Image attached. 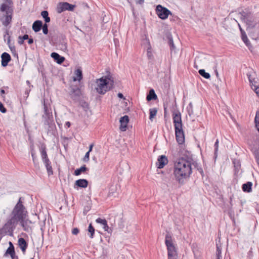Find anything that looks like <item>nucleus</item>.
<instances>
[{
    "label": "nucleus",
    "instance_id": "f257e3e1",
    "mask_svg": "<svg viewBox=\"0 0 259 259\" xmlns=\"http://www.w3.org/2000/svg\"><path fill=\"white\" fill-rule=\"evenodd\" d=\"M26 213L27 211L25 206L22 204L21 197H20L10 214V218L3 227L5 232L11 235L19 222L22 221L23 219H25Z\"/></svg>",
    "mask_w": 259,
    "mask_h": 259
},
{
    "label": "nucleus",
    "instance_id": "f03ea898",
    "mask_svg": "<svg viewBox=\"0 0 259 259\" xmlns=\"http://www.w3.org/2000/svg\"><path fill=\"white\" fill-rule=\"evenodd\" d=\"M192 173V168L190 161L182 158L174 162L173 175L179 184L183 185Z\"/></svg>",
    "mask_w": 259,
    "mask_h": 259
},
{
    "label": "nucleus",
    "instance_id": "7ed1b4c3",
    "mask_svg": "<svg viewBox=\"0 0 259 259\" xmlns=\"http://www.w3.org/2000/svg\"><path fill=\"white\" fill-rule=\"evenodd\" d=\"M96 92L101 95H104L107 92L111 90L114 86V79L110 74L105 77L97 79L95 81Z\"/></svg>",
    "mask_w": 259,
    "mask_h": 259
},
{
    "label": "nucleus",
    "instance_id": "20e7f679",
    "mask_svg": "<svg viewBox=\"0 0 259 259\" xmlns=\"http://www.w3.org/2000/svg\"><path fill=\"white\" fill-rule=\"evenodd\" d=\"M240 18L246 24V30L248 32L249 35L253 39L256 40L259 38V33L256 35L252 30L253 28H255L257 25V22L253 16L250 13H246L242 12L239 13Z\"/></svg>",
    "mask_w": 259,
    "mask_h": 259
},
{
    "label": "nucleus",
    "instance_id": "39448f33",
    "mask_svg": "<svg viewBox=\"0 0 259 259\" xmlns=\"http://www.w3.org/2000/svg\"><path fill=\"white\" fill-rule=\"evenodd\" d=\"M12 9L6 4H3L0 7V21L3 25L7 27L12 21Z\"/></svg>",
    "mask_w": 259,
    "mask_h": 259
},
{
    "label": "nucleus",
    "instance_id": "423d86ee",
    "mask_svg": "<svg viewBox=\"0 0 259 259\" xmlns=\"http://www.w3.org/2000/svg\"><path fill=\"white\" fill-rule=\"evenodd\" d=\"M44 114L42 115V118L44 124L47 126L48 132L53 133L56 129L52 112L51 109H49L48 106L44 103Z\"/></svg>",
    "mask_w": 259,
    "mask_h": 259
},
{
    "label": "nucleus",
    "instance_id": "0eeeda50",
    "mask_svg": "<svg viewBox=\"0 0 259 259\" xmlns=\"http://www.w3.org/2000/svg\"><path fill=\"white\" fill-rule=\"evenodd\" d=\"M165 243L167 249L168 259H178L176 247L172 241V237L169 233L165 235Z\"/></svg>",
    "mask_w": 259,
    "mask_h": 259
},
{
    "label": "nucleus",
    "instance_id": "6e6552de",
    "mask_svg": "<svg viewBox=\"0 0 259 259\" xmlns=\"http://www.w3.org/2000/svg\"><path fill=\"white\" fill-rule=\"evenodd\" d=\"M41 155L42 162L45 164L48 175L49 176L53 175V171L51 165V162L48 157L45 148L41 149Z\"/></svg>",
    "mask_w": 259,
    "mask_h": 259
},
{
    "label": "nucleus",
    "instance_id": "1a4fd4ad",
    "mask_svg": "<svg viewBox=\"0 0 259 259\" xmlns=\"http://www.w3.org/2000/svg\"><path fill=\"white\" fill-rule=\"evenodd\" d=\"M76 6L70 4L67 2H62L58 4L57 7V12L61 13L65 11H73Z\"/></svg>",
    "mask_w": 259,
    "mask_h": 259
},
{
    "label": "nucleus",
    "instance_id": "9d476101",
    "mask_svg": "<svg viewBox=\"0 0 259 259\" xmlns=\"http://www.w3.org/2000/svg\"><path fill=\"white\" fill-rule=\"evenodd\" d=\"M156 14L161 19H166L168 15L171 14L170 11L166 8L163 7L160 5L157 6L156 8Z\"/></svg>",
    "mask_w": 259,
    "mask_h": 259
},
{
    "label": "nucleus",
    "instance_id": "9b49d317",
    "mask_svg": "<svg viewBox=\"0 0 259 259\" xmlns=\"http://www.w3.org/2000/svg\"><path fill=\"white\" fill-rule=\"evenodd\" d=\"M175 134L177 141L179 144H182L185 142V136L182 127L175 128Z\"/></svg>",
    "mask_w": 259,
    "mask_h": 259
},
{
    "label": "nucleus",
    "instance_id": "f8f14e48",
    "mask_svg": "<svg viewBox=\"0 0 259 259\" xmlns=\"http://www.w3.org/2000/svg\"><path fill=\"white\" fill-rule=\"evenodd\" d=\"M172 118L175 128L182 127L181 114L180 112H174L172 114Z\"/></svg>",
    "mask_w": 259,
    "mask_h": 259
},
{
    "label": "nucleus",
    "instance_id": "ddd939ff",
    "mask_svg": "<svg viewBox=\"0 0 259 259\" xmlns=\"http://www.w3.org/2000/svg\"><path fill=\"white\" fill-rule=\"evenodd\" d=\"M247 76L248 77V78L249 79V81L250 83V85L252 89L253 88L255 87V86H258L259 85L258 83V79L255 78V73L253 71L248 72L247 74Z\"/></svg>",
    "mask_w": 259,
    "mask_h": 259
},
{
    "label": "nucleus",
    "instance_id": "4468645a",
    "mask_svg": "<svg viewBox=\"0 0 259 259\" xmlns=\"http://www.w3.org/2000/svg\"><path fill=\"white\" fill-rule=\"evenodd\" d=\"M57 48L64 52L68 51L67 40L65 36H62L61 38L56 45Z\"/></svg>",
    "mask_w": 259,
    "mask_h": 259
},
{
    "label": "nucleus",
    "instance_id": "2eb2a0df",
    "mask_svg": "<svg viewBox=\"0 0 259 259\" xmlns=\"http://www.w3.org/2000/svg\"><path fill=\"white\" fill-rule=\"evenodd\" d=\"M168 163V159L165 155L159 156L156 165L158 168H162Z\"/></svg>",
    "mask_w": 259,
    "mask_h": 259
},
{
    "label": "nucleus",
    "instance_id": "dca6fc26",
    "mask_svg": "<svg viewBox=\"0 0 259 259\" xmlns=\"http://www.w3.org/2000/svg\"><path fill=\"white\" fill-rule=\"evenodd\" d=\"M129 121L128 116L124 115L120 118L119 122L120 123V130L121 131H125L126 130L127 124Z\"/></svg>",
    "mask_w": 259,
    "mask_h": 259
},
{
    "label": "nucleus",
    "instance_id": "f3484780",
    "mask_svg": "<svg viewBox=\"0 0 259 259\" xmlns=\"http://www.w3.org/2000/svg\"><path fill=\"white\" fill-rule=\"evenodd\" d=\"M1 58V64L3 67H6L11 59V56L6 52H4L2 54Z\"/></svg>",
    "mask_w": 259,
    "mask_h": 259
},
{
    "label": "nucleus",
    "instance_id": "a211bd4d",
    "mask_svg": "<svg viewBox=\"0 0 259 259\" xmlns=\"http://www.w3.org/2000/svg\"><path fill=\"white\" fill-rule=\"evenodd\" d=\"M88 181L85 179H79L75 182L74 188L77 189L78 187L85 188L88 187Z\"/></svg>",
    "mask_w": 259,
    "mask_h": 259
},
{
    "label": "nucleus",
    "instance_id": "6ab92c4d",
    "mask_svg": "<svg viewBox=\"0 0 259 259\" xmlns=\"http://www.w3.org/2000/svg\"><path fill=\"white\" fill-rule=\"evenodd\" d=\"M51 56L56 61L58 64L62 63L65 60L64 57L61 56L58 53L53 52L51 54Z\"/></svg>",
    "mask_w": 259,
    "mask_h": 259
},
{
    "label": "nucleus",
    "instance_id": "aec40b11",
    "mask_svg": "<svg viewBox=\"0 0 259 259\" xmlns=\"http://www.w3.org/2000/svg\"><path fill=\"white\" fill-rule=\"evenodd\" d=\"M75 76L73 77L74 81H80L82 79V72L81 68H77L74 72Z\"/></svg>",
    "mask_w": 259,
    "mask_h": 259
},
{
    "label": "nucleus",
    "instance_id": "412c9836",
    "mask_svg": "<svg viewBox=\"0 0 259 259\" xmlns=\"http://www.w3.org/2000/svg\"><path fill=\"white\" fill-rule=\"evenodd\" d=\"M42 27V22L40 20H36L32 24V29L35 32H37L40 30L41 27Z\"/></svg>",
    "mask_w": 259,
    "mask_h": 259
},
{
    "label": "nucleus",
    "instance_id": "4be33fe9",
    "mask_svg": "<svg viewBox=\"0 0 259 259\" xmlns=\"http://www.w3.org/2000/svg\"><path fill=\"white\" fill-rule=\"evenodd\" d=\"M18 245L22 251L24 253L27 247V243L25 240L23 238H20L18 239Z\"/></svg>",
    "mask_w": 259,
    "mask_h": 259
},
{
    "label": "nucleus",
    "instance_id": "5701e85b",
    "mask_svg": "<svg viewBox=\"0 0 259 259\" xmlns=\"http://www.w3.org/2000/svg\"><path fill=\"white\" fill-rule=\"evenodd\" d=\"M166 37L168 39V43L170 47L171 53H172L173 52H176V47L174 45L171 35L170 34H168L167 35Z\"/></svg>",
    "mask_w": 259,
    "mask_h": 259
},
{
    "label": "nucleus",
    "instance_id": "b1692460",
    "mask_svg": "<svg viewBox=\"0 0 259 259\" xmlns=\"http://www.w3.org/2000/svg\"><path fill=\"white\" fill-rule=\"evenodd\" d=\"M238 26H239L240 30L241 33V36H242V40L246 45V46L249 47L250 44H249V40L247 38V35H246L245 31L242 29V28L241 27V26L239 24H238Z\"/></svg>",
    "mask_w": 259,
    "mask_h": 259
},
{
    "label": "nucleus",
    "instance_id": "393cba45",
    "mask_svg": "<svg viewBox=\"0 0 259 259\" xmlns=\"http://www.w3.org/2000/svg\"><path fill=\"white\" fill-rule=\"evenodd\" d=\"M157 99V95H156L154 90L151 89L150 90L149 94L147 95L146 99L148 101Z\"/></svg>",
    "mask_w": 259,
    "mask_h": 259
},
{
    "label": "nucleus",
    "instance_id": "a878e982",
    "mask_svg": "<svg viewBox=\"0 0 259 259\" xmlns=\"http://www.w3.org/2000/svg\"><path fill=\"white\" fill-rule=\"evenodd\" d=\"M27 220L23 219L22 221H20L19 222L20 223L21 226L23 229L26 232H29L31 230V228L27 225Z\"/></svg>",
    "mask_w": 259,
    "mask_h": 259
},
{
    "label": "nucleus",
    "instance_id": "bb28decb",
    "mask_svg": "<svg viewBox=\"0 0 259 259\" xmlns=\"http://www.w3.org/2000/svg\"><path fill=\"white\" fill-rule=\"evenodd\" d=\"M252 183L250 182H247L242 185V190L244 192H249L251 190Z\"/></svg>",
    "mask_w": 259,
    "mask_h": 259
},
{
    "label": "nucleus",
    "instance_id": "cd10ccee",
    "mask_svg": "<svg viewBox=\"0 0 259 259\" xmlns=\"http://www.w3.org/2000/svg\"><path fill=\"white\" fill-rule=\"evenodd\" d=\"M71 92L72 94H73V95L71 94L72 98H73V100H75L76 97H79L80 95V90L78 88L72 89Z\"/></svg>",
    "mask_w": 259,
    "mask_h": 259
},
{
    "label": "nucleus",
    "instance_id": "c85d7f7f",
    "mask_svg": "<svg viewBox=\"0 0 259 259\" xmlns=\"http://www.w3.org/2000/svg\"><path fill=\"white\" fill-rule=\"evenodd\" d=\"M41 16L44 18L45 21L46 23L50 22V18L49 17V13L48 11H42L41 13Z\"/></svg>",
    "mask_w": 259,
    "mask_h": 259
},
{
    "label": "nucleus",
    "instance_id": "c756f323",
    "mask_svg": "<svg viewBox=\"0 0 259 259\" xmlns=\"http://www.w3.org/2000/svg\"><path fill=\"white\" fill-rule=\"evenodd\" d=\"M87 170V168L85 165L82 166L80 168H77L74 171V175L75 176H79L81 172H84Z\"/></svg>",
    "mask_w": 259,
    "mask_h": 259
},
{
    "label": "nucleus",
    "instance_id": "7c9ffc66",
    "mask_svg": "<svg viewBox=\"0 0 259 259\" xmlns=\"http://www.w3.org/2000/svg\"><path fill=\"white\" fill-rule=\"evenodd\" d=\"M157 110L156 108H152L150 109L149 119L152 121L153 118L156 116Z\"/></svg>",
    "mask_w": 259,
    "mask_h": 259
},
{
    "label": "nucleus",
    "instance_id": "2f4dec72",
    "mask_svg": "<svg viewBox=\"0 0 259 259\" xmlns=\"http://www.w3.org/2000/svg\"><path fill=\"white\" fill-rule=\"evenodd\" d=\"M198 72L200 75L206 79H208L210 77V74L206 72L204 69H200Z\"/></svg>",
    "mask_w": 259,
    "mask_h": 259
},
{
    "label": "nucleus",
    "instance_id": "473e14b6",
    "mask_svg": "<svg viewBox=\"0 0 259 259\" xmlns=\"http://www.w3.org/2000/svg\"><path fill=\"white\" fill-rule=\"evenodd\" d=\"M6 254H9L10 255L12 259H14V256H15V249L13 248H10L8 247V248L7 249Z\"/></svg>",
    "mask_w": 259,
    "mask_h": 259
},
{
    "label": "nucleus",
    "instance_id": "72a5a7b5",
    "mask_svg": "<svg viewBox=\"0 0 259 259\" xmlns=\"http://www.w3.org/2000/svg\"><path fill=\"white\" fill-rule=\"evenodd\" d=\"M88 231H89V232L90 233V238H93L94 235V233H95V229L93 227L92 224H90L89 225V226Z\"/></svg>",
    "mask_w": 259,
    "mask_h": 259
},
{
    "label": "nucleus",
    "instance_id": "f704fd0d",
    "mask_svg": "<svg viewBox=\"0 0 259 259\" xmlns=\"http://www.w3.org/2000/svg\"><path fill=\"white\" fill-rule=\"evenodd\" d=\"M256 127L259 132V110L256 112V115L254 119Z\"/></svg>",
    "mask_w": 259,
    "mask_h": 259
},
{
    "label": "nucleus",
    "instance_id": "c9c22d12",
    "mask_svg": "<svg viewBox=\"0 0 259 259\" xmlns=\"http://www.w3.org/2000/svg\"><path fill=\"white\" fill-rule=\"evenodd\" d=\"M148 47L147 48V57L148 58L150 59L152 58V52H151V46H150V42L148 41Z\"/></svg>",
    "mask_w": 259,
    "mask_h": 259
},
{
    "label": "nucleus",
    "instance_id": "e433bc0d",
    "mask_svg": "<svg viewBox=\"0 0 259 259\" xmlns=\"http://www.w3.org/2000/svg\"><path fill=\"white\" fill-rule=\"evenodd\" d=\"M217 257H222V248L221 246H219L217 244V251H216Z\"/></svg>",
    "mask_w": 259,
    "mask_h": 259
},
{
    "label": "nucleus",
    "instance_id": "4c0bfd02",
    "mask_svg": "<svg viewBox=\"0 0 259 259\" xmlns=\"http://www.w3.org/2000/svg\"><path fill=\"white\" fill-rule=\"evenodd\" d=\"M96 222L98 224H101L103 226L106 225V223H107V222L105 219H102L100 218L97 219Z\"/></svg>",
    "mask_w": 259,
    "mask_h": 259
},
{
    "label": "nucleus",
    "instance_id": "58836bf2",
    "mask_svg": "<svg viewBox=\"0 0 259 259\" xmlns=\"http://www.w3.org/2000/svg\"><path fill=\"white\" fill-rule=\"evenodd\" d=\"M214 157L216 158L219 148V140L217 139L214 143Z\"/></svg>",
    "mask_w": 259,
    "mask_h": 259
},
{
    "label": "nucleus",
    "instance_id": "ea45409f",
    "mask_svg": "<svg viewBox=\"0 0 259 259\" xmlns=\"http://www.w3.org/2000/svg\"><path fill=\"white\" fill-rule=\"evenodd\" d=\"M48 26L46 23L45 24H42V27L41 28L42 29V32L45 34H47L48 33Z\"/></svg>",
    "mask_w": 259,
    "mask_h": 259
},
{
    "label": "nucleus",
    "instance_id": "a19ab883",
    "mask_svg": "<svg viewBox=\"0 0 259 259\" xmlns=\"http://www.w3.org/2000/svg\"><path fill=\"white\" fill-rule=\"evenodd\" d=\"M90 153V152L88 151L85 153V155H84V157L83 158V161H84V162H88L89 161V159H90V158H89Z\"/></svg>",
    "mask_w": 259,
    "mask_h": 259
},
{
    "label": "nucleus",
    "instance_id": "79ce46f5",
    "mask_svg": "<svg viewBox=\"0 0 259 259\" xmlns=\"http://www.w3.org/2000/svg\"><path fill=\"white\" fill-rule=\"evenodd\" d=\"M103 228L105 231H106L108 233H111L112 232L111 229L108 227L107 223H106V225L103 226Z\"/></svg>",
    "mask_w": 259,
    "mask_h": 259
},
{
    "label": "nucleus",
    "instance_id": "37998d69",
    "mask_svg": "<svg viewBox=\"0 0 259 259\" xmlns=\"http://www.w3.org/2000/svg\"><path fill=\"white\" fill-rule=\"evenodd\" d=\"M7 35V37H8L7 44L9 46V45H11V42H10V36H9L8 31L7 30L6 32V34L4 36V37L5 39L6 38Z\"/></svg>",
    "mask_w": 259,
    "mask_h": 259
},
{
    "label": "nucleus",
    "instance_id": "c03bdc74",
    "mask_svg": "<svg viewBox=\"0 0 259 259\" xmlns=\"http://www.w3.org/2000/svg\"><path fill=\"white\" fill-rule=\"evenodd\" d=\"M0 111L3 113H6L7 111L6 109L2 103H0Z\"/></svg>",
    "mask_w": 259,
    "mask_h": 259
},
{
    "label": "nucleus",
    "instance_id": "a18cd8bd",
    "mask_svg": "<svg viewBox=\"0 0 259 259\" xmlns=\"http://www.w3.org/2000/svg\"><path fill=\"white\" fill-rule=\"evenodd\" d=\"M193 164H194V165L196 167H197V170L199 171V172H200L202 175H203V170H202V168H201V167H198V164H197V163H196L195 164H194V163H193Z\"/></svg>",
    "mask_w": 259,
    "mask_h": 259
},
{
    "label": "nucleus",
    "instance_id": "49530a36",
    "mask_svg": "<svg viewBox=\"0 0 259 259\" xmlns=\"http://www.w3.org/2000/svg\"><path fill=\"white\" fill-rule=\"evenodd\" d=\"M79 232V229L78 228H74L72 230V233L73 235H77V234H78Z\"/></svg>",
    "mask_w": 259,
    "mask_h": 259
},
{
    "label": "nucleus",
    "instance_id": "de8ad7c7",
    "mask_svg": "<svg viewBox=\"0 0 259 259\" xmlns=\"http://www.w3.org/2000/svg\"><path fill=\"white\" fill-rule=\"evenodd\" d=\"M252 89L253 90L256 95L259 96V85L258 86H255V87L253 88Z\"/></svg>",
    "mask_w": 259,
    "mask_h": 259
},
{
    "label": "nucleus",
    "instance_id": "09e8293b",
    "mask_svg": "<svg viewBox=\"0 0 259 259\" xmlns=\"http://www.w3.org/2000/svg\"><path fill=\"white\" fill-rule=\"evenodd\" d=\"M9 47L11 52H12V53H13V54L16 53V49H15V47L14 46L12 45H9Z\"/></svg>",
    "mask_w": 259,
    "mask_h": 259
},
{
    "label": "nucleus",
    "instance_id": "8fccbe9b",
    "mask_svg": "<svg viewBox=\"0 0 259 259\" xmlns=\"http://www.w3.org/2000/svg\"><path fill=\"white\" fill-rule=\"evenodd\" d=\"M233 163L234 164V167H235L236 170H237V169L239 170V169L240 168V164L239 163V162H237V164L236 163L235 161H234Z\"/></svg>",
    "mask_w": 259,
    "mask_h": 259
},
{
    "label": "nucleus",
    "instance_id": "3c124183",
    "mask_svg": "<svg viewBox=\"0 0 259 259\" xmlns=\"http://www.w3.org/2000/svg\"><path fill=\"white\" fill-rule=\"evenodd\" d=\"M22 38L24 40L26 39H28L29 38V36L28 34H25L22 37L19 36V39H21Z\"/></svg>",
    "mask_w": 259,
    "mask_h": 259
},
{
    "label": "nucleus",
    "instance_id": "603ef678",
    "mask_svg": "<svg viewBox=\"0 0 259 259\" xmlns=\"http://www.w3.org/2000/svg\"><path fill=\"white\" fill-rule=\"evenodd\" d=\"M188 112L189 116H191L193 114V108H188Z\"/></svg>",
    "mask_w": 259,
    "mask_h": 259
},
{
    "label": "nucleus",
    "instance_id": "864d4df0",
    "mask_svg": "<svg viewBox=\"0 0 259 259\" xmlns=\"http://www.w3.org/2000/svg\"><path fill=\"white\" fill-rule=\"evenodd\" d=\"M145 0H136V3L142 5L144 3Z\"/></svg>",
    "mask_w": 259,
    "mask_h": 259
},
{
    "label": "nucleus",
    "instance_id": "5fc2aeb1",
    "mask_svg": "<svg viewBox=\"0 0 259 259\" xmlns=\"http://www.w3.org/2000/svg\"><path fill=\"white\" fill-rule=\"evenodd\" d=\"M31 156L32 157V159L33 161V162L35 163V156H34V153L33 151H31Z\"/></svg>",
    "mask_w": 259,
    "mask_h": 259
},
{
    "label": "nucleus",
    "instance_id": "6e6d98bb",
    "mask_svg": "<svg viewBox=\"0 0 259 259\" xmlns=\"http://www.w3.org/2000/svg\"><path fill=\"white\" fill-rule=\"evenodd\" d=\"M93 146H94V144H92L90 145L89 150L88 151L89 152H91L92 151Z\"/></svg>",
    "mask_w": 259,
    "mask_h": 259
},
{
    "label": "nucleus",
    "instance_id": "4d7b16f0",
    "mask_svg": "<svg viewBox=\"0 0 259 259\" xmlns=\"http://www.w3.org/2000/svg\"><path fill=\"white\" fill-rule=\"evenodd\" d=\"M28 43L29 44H32L33 42V39L32 38H28Z\"/></svg>",
    "mask_w": 259,
    "mask_h": 259
},
{
    "label": "nucleus",
    "instance_id": "13d9d810",
    "mask_svg": "<svg viewBox=\"0 0 259 259\" xmlns=\"http://www.w3.org/2000/svg\"><path fill=\"white\" fill-rule=\"evenodd\" d=\"M117 96L121 99L124 98L123 95L120 93L118 94Z\"/></svg>",
    "mask_w": 259,
    "mask_h": 259
},
{
    "label": "nucleus",
    "instance_id": "bf43d9fd",
    "mask_svg": "<svg viewBox=\"0 0 259 259\" xmlns=\"http://www.w3.org/2000/svg\"><path fill=\"white\" fill-rule=\"evenodd\" d=\"M24 42V40L21 38V39H19V40H18V43L20 45H22L23 44Z\"/></svg>",
    "mask_w": 259,
    "mask_h": 259
},
{
    "label": "nucleus",
    "instance_id": "052dcab7",
    "mask_svg": "<svg viewBox=\"0 0 259 259\" xmlns=\"http://www.w3.org/2000/svg\"><path fill=\"white\" fill-rule=\"evenodd\" d=\"M214 72H215V74H216L217 77L218 79H220V78H219V73H218V71H217V69H215L214 70Z\"/></svg>",
    "mask_w": 259,
    "mask_h": 259
},
{
    "label": "nucleus",
    "instance_id": "680f3d73",
    "mask_svg": "<svg viewBox=\"0 0 259 259\" xmlns=\"http://www.w3.org/2000/svg\"><path fill=\"white\" fill-rule=\"evenodd\" d=\"M65 125L68 127H69L71 124H70V122L69 121H67L65 123Z\"/></svg>",
    "mask_w": 259,
    "mask_h": 259
},
{
    "label": "nucleus",
    "instance_id": "e2e57ef3",
    "mask_svg": "<svg viewBox=\"0 0 259 259\" xmlns=\"http://www.w3.org/2000/svg\"><path fill=\"white\" fill-rule=\"evenodd\" d=\"M9 245H10V246L9 247L14 248L13 243L11 242H9Z\"/></svg>",
    "mask_w": 259,
    "mask_h": 259
},
{
    "label": "nucleus",
    "instance_id": "0e129e2a",
    "mask_svg": "<svg viewBox=\"0 0 259 259\" xmlns=\"http://www.w3.org/2000/svg\"><path fill=\"white\" fill-rule=\"evenodd\" d=\"M188 108H193L192 107V104L191 103H190L189 104V107H188Z\"/></svg>",
    "mask_w": 259,
    "mask_h": 259
},
{
    "label": "nucleus",
    "instance_id": "69168bd1",
    "mask_svg": "<svg viewBox=\"0 0 259 259\" xmlns=\"http://www.w3.org/2000/svg\"><path fill=\"white\" fill-rule=\"evenodd\" d=\"M1 94H5V90H4L2 89V90H1Z\"/></svg>",
    "mask_w": 259,
    "mask_h": 259
},
{
    "label": "nucleus",
    "instance_id": "338daca9",
    "mask_svg": "<svg viewBox=\"0 0 259 259\" xmlns=\"http://www.w3.org/2000/svg\"><path fill=\"white\" fill-rule=\"evenodd\" d=\"M217 259H222V257H217Z\"/></svg>",
    "mask_w": 259,
    "mask_h": 259
},
{
    "label": "nucleus",
    "instance_id": "774afa93",
    "mask_svg": "<svg viewBox=\"0 0 259 259\" xmlns=\"http://www.w3.org/2000/svg\"><path fill=\"white\" fill-rule=\"evenodd\" d=\"M26 83L28 84H30V82L29 80H27L26 81Z\"/></svg>",
    "mask_w": 259,
    "mask_h": 259
}]
</instances>
